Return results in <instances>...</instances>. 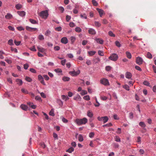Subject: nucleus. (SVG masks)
I'll use <instances>...</instances> for the list:
<instances>
[{"label":"nucleus","instance_id":"nucleus-23","mask_svg":"<svg viewBox=\"0 0 156 156\" xmlns=\"http://www.w3.org/2000/svg\"><path fill=\"white\" fill-rule=\"evenodd\" d=\"M78 140L80 142H82L83 141V136L81 134L79 135L78 137Z\"/></svg>","mask_w":156,"mask_h":156},{"label":"nucleus","instance_id":"nucleus-18","mask_svg":"<svg viewBox=\"0 0 156 156\" xmlns=\"http://www.w3.org/2000/svg\"><path fill=\"white\" fill-rule=\"evenodd\" d=\"M12 15L9 13H8L5 16V18L7 19H10L12 18Z\"/></svg>","mask_w":156,"mask_h":156},{"label":"nucleus","instance_id":"nucleus-24","mask_svg":"<svg viewBox=\"0 0 156 156\" xmlns=\"http://www.w3.org/2000/svg\"><path fill=\"white\" fill-rule=\"evenodd\" d=\"M108 117L106 116L103 117V121L104 122V123H105L108 120Z\"/></svg>","mask_w":156,"mask_h":156},{"label":"nucleus","instance_id":"nucleus-9","mask_svg":"<svg viewBox=\"0 0 156 156\" xmlns=\"http://www.w3.org/2000/svg\"><path fill=\"white\" fill-rule=\"evenodd\" d=\"M96 9H97V10L98 12V13H99V14L100 15V16L101 17L102 16L103 14L104 13V11L103 10H102V9H101L98 8H97Z\"/></svg>","mask_w":156,"mask_h":156},{"label":"nucleus","instance_id":"nucleus-46","mask_svg":"<svg viewBox=\"0 0 156 156\" xmlns=\"http://www.w3.org/2000/svg\"><path fill=\"white\" fill-rule=\"evenodd\" d=\"M11 50L12 51H14L15 53L18 52L16 48H13L12 47H11Z\"/></svg>","mask_w":156,"mask_h":156},{"label":"nucleus","instance_id":"nucleus-41","mask_svg":"<svg viewBox=\"0 0 156 156\" xmlns=\"http://www.w3.org/2000/svg\"><path fill=\"white\" fill-rule=\"evenodd\" d=\"M29 20L30 22L32 24H35L37 23V22L34 20L32 19H30Z\"/></svg>","mask_w":156,"mask_h":156},{"label":"nucleus","instance_id":"nucleus-5","mask_svg":"<svg viewBox=\"0 0 156 156\" xmlns=\"http://www.w3.org/2000/svg\"><path fill=\"white\" fill-rule=\"evenodd\" d=\"M80 73V70H78L76 71H70L69 72V74L72 75V76H76L78 75Z\"/></svg>","mask_w":156,"mask_h":156},{"label":"nucleus","instance_id":"nucleus-51","mask_svg":"<svg viewBox=\"0 0 156 156\" xmlns=\"http://www.w3.org/2000/svg\"><path fill=\"white\" fill-rule=\"evenodd\" d=\"M98 53L99 55L102 56L104 55V53L103 51H101V50H99L98 52Z\"/></svg>","mask_w":156,"mask_h":156},{"label":"nucleus","instance_id":"nucleus-27","mask_svg":"<svg viewBox=\"0 0 156 156\" xmlns=\"http://www.w3.org/2000/svg\"><path fill=\"white\" fill-rule=\"evenodd\" d=\"M74 148L73 147L69 148L68 150L66 151V152L71 153L74 151Z\"/></svg>","mask_w":156,"mask_h":156},{"label":"nucleus","instance_id":"nucleus-10","mask_svg":"<svg viewBox=\"0 0 156 156\" xmlns=\"http://www.w3.org/2000/svg\"><path fill=\"white\" fill-rule=\"evenodd\" d=\"M88 33L89 34L94 35L96 34V32L94 29L92 28H89L88 30Z\"/></svg>","mask_w":156,"mask_h":156},{"label":"nucleus","instance_id":"nucleus-38","mask_svg":"<svg viewBox=\"0 0 156 156\" xmlns=\"http://www.w3.org/2000/svg\"><path fill=\"white\" fill-rule=\"evenodd\" d=\"M87 92L86 90H82L81 92L80 93V94L82 95H84L87 94Z\"/></svg>","mask_w":156,"mask_h":156},{"label":"nucleus","instance_id":"nucleus-15","mask_svg":"<svg viewBox=\"0 0 156 156\" xmlns=\"http://www.w3.org/2000/svg\"><path fill=\"white\" fill-rule=\"evenodd\" d=\"M97 43H99L101 44H102L103 43L104 41L103 40L100 38H96L95 39Z\"/></svg>","mask_w":156,"mask_h":156},{"label":"nucleus","instance_id":"nucleus-40","mask_svg":"<svg viewBox=\"0 0 156 156\" xmlns=\"http://www.w3.org/2000/svg\"><path fill=\"white\" fill-rule=\"evenodd\" d=\"M35 99L36 100L38 101H42V99L41 97L39 96H36L35 97Z\"/></svg>","mask_w":156,"mask_h":156},{"label":"nucleus","instance_id":"nucleus-30","mask_svg":"<svg viewBox=\"0 0 156 156\" xmlns=\"http://www.w3.org/2000/svg\"><path fill=\"white\" fill-rule=\"evenodd\" d=\"M115 140L117 142H120L121 141L120 138L119 136H116L114 138Z\"/></svg>","mask_w":156,"mask_h":156},{"label":"nucleus","instance_id":"nucleus-2","mask_svg":"<svg viewBox=\"0 0 156 156\" xmlns=\"http://www.w3.org/2000/svg\"><path fill=\"white\" fill-rule=\"evenodd\" d=\"M39 14L40 16L45 19H46L48 15V11L47 10L41 11Z\"/></svg>","mask_w":156,"mask_h":156},{"label":"nucleus","instance_id":"nucleus-8","mask_svg":"<svg viewBox=\"0 0 156 156\" xmlns=\"http://www.w3.org/2000/svg\"><path fill=\"white\" fill-rule=\"evenodd\" d=\"M61 42L62 43L66 44L68 43V40L66 37H64L61 39Z\"/></svg>","mask_w":156,"mask_h":156},{"label":"nucleus","instance_id":"nucleus-6","mask_svg":"<svg viewBox=\"0 0 156 156\" xmlns=\"http://www.w3.org/2000/svg\"><path fill=\"white\" fill-rule=\"evenodd\" d=\"M136 62L137 64L140 65L142 64L143 60L141 57H138L136 58Z\"/></svg>","mask_w":156,"mask_h":156},{"label":"nucleus","instance_id":"nucleus-29","mask_svg":"<svg viewBox=\"0 0 156 156\" xmlns=\"http://www.w3.org/2000/svg\"><path fill=\"white\" fill-rule=\"evenodd\" d=\"M147 57L149 59L152 58V55L149 52H148L147 53Z\"/></svg>","mask_w":156,"mask_h":156},{"label":"nucleus","instance_id":"nucleus-49","mask_svg":"<svg viewBox=\"0 0 156 156\" xmlns=\"http://www.w3.org/2000/svg\"><path fill=\"white\" fill-rule=\"evenodd\" d=\"M14 43L15 44L17 45L18 46L20 45L21 42L20 41H17L16 40H14Z\"/></svg>","mask_w":156,"mask_h":156},{"label":"nucleus","instance_id":"nucleus-1","mask_svg":"<svg viewBox=\"0 0 156 156\" xmlns=\"http://www.w3.org/2000/svg\"><path fill=\"white\" fill-rule=\"evenodd\" d=\"M88 122L87 119L85 118H83L82 119H76L75 122L78 125L85 124Z\"/></svg>","mask_w":156,"mask_h":156},{"label":"nucleus","instance_id":"nucleus-44","mask_svg":"<svg viewBox=\"0 0 156 156\" xmlns=\"http://www.w3.org/2000/svg\"><path fill=\"white\" fill-rule=\"evenodd\" d=\"M58 9L61 13H63L64 11V8L62 6L59 7H58Z\"/></svg>","mask_w":156,"mask_h":156},{"label":"nucleus","instance_id":"nucleus-56","mask_svg":"<svg viewBox=\"0 0 156 156\" xmlns=\"http://www.w3.org/2000/svg\"><path fill=\"white\" fill-rule=\"evenodd\" d=\"M129 118L130 119H132L133 118V114L132 112H130L129 114Z\"/></svg>","mask_w":156,"mask_h":156},{"label":"nucleus","instance_id":"nucleus-55","mask_svg":"<svg viewBox=\"0 0 156 156\" xmlns=\"http://www.w3.org/2000/svg\"><path fill=\"white\" fill-rule=\"evenodd\" d=\"M80 16L82 18H83L85 19H86L87 18V15L85 14H81Z\"/></svg>","mask_w":156,"mask_h":156},{"label":"nucleus","instance_id":"nucleus-19","mask_svg":"<svg viewBox=\"0 0 156 156\" xmlns=\"http://www.w3.org/2000/svg\"><path fill=\"white\" fill-rule=\"evenodd\" d=\"M126 56L128 58L130 59L131 58L132 55L131 54L129 51H126Z\"/></svg>","mask_w":156,"mask_h":156},{"label":"nucleus","instance_id":"nucleus-32","mask_svg":"<svg viewBox=\"0 0 156 156\" xmlns=\"http://www.w3.org/2000/svg\"><path fill=\"white\" fill-rule=\"evenodd\" d=\"M13 42L12 39H10L8 41V44L10 45H13Z\"/></svg>","mask_w":156,"mask_h":156},{"label":"nucleus","instance_id":"nucleus-11","mask_svg":"<svg viewBox=\"0 0 156 156\" xmlns=\"http://www.w3.org/2000/svg\"><path fill=\"white\" fill-rule=\"evenodd\" d=\"M125 76L126 78L127 79H130L132 76V75L130 73L127 72L126 73Z\"/></svg>","mask_w":156,"mask_h":156},{"label":"nucleus","instance_id":"nucleus-43","mask_svg":"<svg viewBox=\"0 0 156 156\" xmlns=\"http://www.w3.org/2000/svg\"><path fill=\"white\" fill-rule=\"evenodd\" d=\"M83 98L86 100L88 101L90 100V98L89 95H86L83 97Z\"/></svg>","mask_w":156,"mask_h":156},{"label":"nucleus","instance_id":"nucleus-36","mask_svg":"<svg viewBox=\"0 0 156 156\" xmlns=\"http://www.w3.org/2000/svg\"><path fill=\"white\" fill-rule=\"evenodd\" d=\"M123 87L127 90L129 91V87L127 85H124L123 86Z\"/></svg>","mask_w":156,"mask_h":156},{"label":"nucleus","instance_id":"nucleus-26","mask_svg":"<svg viewBox=\"0 0 156 156\" xmlns=\"http://www.w3.org/2000/svg\"><path fill=\"white\" fill-rule=\"evenodd\" d=\"M75 30L76 32L79 33L81 31L82 29L80 27H76L75 28Z\"/></svg>","mask_w":156,"mask_h":156},{"label":"nucleus","instance_id":"nucleus-37","mask_svg":"<svg viewBox=\"0 0 156 156\" xmlns=\"http://www.w3.org/2000/svg\"><path fill=\"white\" fill-rule=\"evenodd\" d=\"M94 24L96 26L99 27L101 26V24L98 22L95 21Z\"/></svg>","mask_w":156,"mask_h":156},{"label":"nucleus","instance_id":"nucleus-47","mask_svg":"<svg viewBox=\"0 0 156 156\" xmlns=\"http://www.w3.org/2000/svg\"><path fill=\"white\" fill-rule=\"evenodd\" d=\"M21 90L23 93L25 94H27L28 93V91L26 90H25L24 88H22Z\"/></svg>","mask_w":156,"mask_h":156},{"label":"nucleus","instance_id":"nucleus-33","mask_svg":"<svg viewBox=\"0 0 156 156\" xmlns=\"http://www.w3.org/2000/svg\"><path fill=\"white\" fill-rule=\"evenodd\" d=\"M70 39L72 43H73L76 40V38L73 36H72L70 37Z\"/></svg>","mask_w":156,"mask_h":156},{"label":"nucleus","instance_id":"nucleus-16","mask_svg":"<svg viewBox=\"0 0 156 156\" xmlns=\"http://www.w3.org/2000/svg\"><path fill=\"white\" fill-rule=\"evenodd\" d=\"M87 115L89 117L91 118L93 117V114L91 111L89 110L87 111Z\"/></svg>","mask_w":156,"mask_h":156},{"label":"nucleus","instance_id":"nucleus-58","mask_svg":"<svg viewBox=\"0 0 156 156\" xmlns=\"http://www.w3.org/2000/svg\"><path fill=\"white\" fill-rule=\"evenodd\" d=\"M51 33V31L49 30H47L45 34V35L47 36H48Z\"/></svg>","mask_w":156,"mask_h":156},{"label":"nucleus","instance_id":"nucleus-4","mask_svg":"<svg viewBox=\"0 0 156 156\" xmlns=\"http://www.w3.org/2000/svg\"><path fill=\"white\" fill-rule=\"evenodd\" d=\"M118 55L115 53L112 54L109 57V58L111 60L114 61H117L118 59Z\"/></svg>","mask_w":156,"mask_h":156},{"label":"nucleus","instance_id":"nucleus-35","mask_svg":"<svg viewBox=\"0 0 156 156\" xmlns=\"http://www.w3.org/2000/svg\"><path fill=\"white\" fill-rule=\"evenodd\" d=\"M92 3L93 5L94 6H98V4L95 0H92Z\"/></svg>","mask_w":156,"mask_h":156},{"label":"nucleus","instance_id":"nucleus-20","mask_svg":"<svg viewBox=\"0 0 156 156\" xmlns=\"http://www.w3.org/2000/svg\"><path fill=\"white\" fill-rule=\"evenodd\" d=\"M96 53L95 51H90L88 52L90 56H92L94 55Z\"/></svg>","mask_w":156,"mask_h":156},{"label":"nucleus","instance_id":"nucleus-25","mask_svg":"<svg viewBox=\"0 0 156 156\" xmlns=\"http://www.w3.org/2000/svg\"><path fill=\"white\" fill-rule=\"evenodd\" d=\"M62 80L63 81L65 82L68 81L69 80L70 78L68 77L64 76L62 78Z\"/></svg>","mask_w":156,"mask_h":156},{"label":"nucleus","instance_id":"nucleus-62","mask_svg":"<svg viewBox=\"0 0 156 156\" xmlns=\"http://www.w3.org/2000/svg\"><path fill=\"white\" fill-rule=\"evenodd\" d=\"M135 68L137 70L141 71L142 70L141 68L138 66H135Z\"/></svg>","mask_w":156,"mask_h":156},{"label":"nucleus","instance_id":"nucleus-52","mask_svg":"<svg viewBox=\"0 0 156 156\" xmlns=\"http://www.w3.org/2000/svg\"><path fill=\"white\" fill-rule=\"evenodd\" d=\"M112 124L111 123H109L108 124H107L105 125H104L103 126V127H105V126H112Z\"/></svg>","mask_w":156,"mask_h":156},{"label":"nucleus","instance_id":"nucleus-34","mask_svg":"<svg viewBox=\"0 0 156 156\" xmlns=\"http://www.w3.org/2000/svg\"><path fill=\"white\" fill-rule=\"evenodd\" d=\"M54 112V110L53 109H51L49 112V115L51 116H54L55 115Z\"/></svg>","mask_w":156,"mask_h":156},{"label":"nucleus","instance_id":"nucleus-54","mask_svg":"<svg viewBox=\"0 0 156 156\" xmlns=\"http://www.w3.org/2000/svg\"><path fill=\"white\" fill-rule=\"evenodd\" d=\"M112 68V67L109 66H107L105 67V70L108 71L110 70Z\"/></svg>","mask_w":156,"mask_h":156},{"label":"nucleus","instance_id":"nucleus-45","mask_svg":"<svg viewBox=\"0 0 156 156\" xmlns=\"http://www.w3.org/2000/svg\"><path fill=\"white\" fill-rule=\"evenodd\" d=\"M39 39L40 40H42L44 39V37L43 35L41 34L39 35L38 37Z\"/></svg>","mask_w":156,"mask_h":156},{"label":"nucleus","instance_id":"nucleus-17","mask_svg":"<svg viewBox=\"0 0 156 156\" xmlns=\"http://www.w3.org/2000/svg\"><path fill=\"white\" fill-rule=\"evenodd\" d=\"M16 81L17 82V84L20 86L21 85L23 84V81L20 79H17L16 80Z\"/></svg>","mask_w":156,"mask_h":156},{"label":"nucleus","instance_id":"nucleus-28","mask_svg":"<svg viewBox=\"0 0 156 156\" xmlns=\"http://www.w3.org/2000/svg\"><path fill=\"white\" fill-rule=\"evenodd\" d=\"M22 7V5L20 4H18L16 5V8L17 10L20 9Z\"/></svg>","mask_w":156,"mask_h":156},{"label":"nucleus","instance_id":"nucleus-31","mask_svg":"<svg viewBox=\"0 0 156 156\" xmlns=\"http://www.w3.org/2000/svg\"><path fill=\"white\" fill-rule=\"evenodd\" d=\"M139 125L142 127L144 128L146 126L145 124L142 122H141L139 123Z\"/></svg>","mask_w":156,"mask_h":156},{"label":"nucleus","instance_id":"nucleus-59","mask_svg":"<svg viewBox=\"0 0 156 156\" xmlns=\"http://www.w3.org/2000/svg\"><path fill=\"white\" fill-rule=\"evenodd\" d=\"M71 19V17L67 15L66 16V20L68 22Z\"/></svg>","mask_w":156,"mask_h":156},{"label":"nucleus","instance_id":"nucleus-63","mask_svg":"<svg viewBox=\"0 0 156 156\" xmlns=\"http://www.w3.org/2000/svg\"><path fill=\"white\" fill-rule=\"evenodd\" d=\"M69 25L71 27H73L75 26V25L73 22H71L69 23Z\"/></svg>","mask_w":156,"mask_h":156},{"label":"nucleus","instance_id":"nucleus-14","mask_svg":"<svg viewBox=\"0 0 156 156\" xmlns=\"http://www.w3.org/2000/svg\"><path fill=\"white\" fill-rule=\"evenodd\" d=\"M17 13L22 17L24 16L25 15V12L24 11H18Z\"/></svg>","mask_w":156,"mask_h":156},{"label":"nucleus","instance_id":"nucleus-61","mask_svg":"<svg viewBox=\"0 0 156 156\" xmlns=\"http://www.w3.org/2000/svg\"><path fill=\"white\" fill-rule=\"evenodd\" d=\"M108 22L107 20L105 19H104L102 20V23L104 24H107L108 23Z\"/></svg>","mask_w":156,"mask_h":156},{"label":"nucleus","instance_id":"nucleus-64","mask_svg":"<svg viewBox=\"0 0 156 156\" xmlns=\"http://www.w3.org/2000/svg\"><path fill=\"white\" fill-rule=\"evenodd\" d=\"M30 71L32 73H36V71L33 68L30 69Z\"/></svg>","mask_w":156,"mask_h":156},{"label":"nucleus","instance_id":"nucleus-21","mask_svg":"<svg viewBox=\"0 0 156 156\" xmlns=\"http://www.w3.org/2000/svg\"><path fill=\"white\" fill-rule=\"evenodd\" d=\"M100 61V59L99 58H93V61L94 63H96Z\"/></svg>","mask_w":156,"mask_h":156},{"label":"nucleus","instance_id":"nucleus-7","mask_svg":"<svg viewBox=\"0 0 156 156\" xmlns=\"http://www.w3.org/2000/svg\"><path fill=\"white\" fill-rule=\"evenodd\" d=\"M43 77L41 75H39L38 76V80L40 81V82L43 85H46L45 83L44 82V80Z\"/></svg>","mask_w":156,"mask_h":156},{"label":"nucleus","instance_id":"nucleus-57","mask_svg":"<svg viewBox=\"0 0 156 156\" xmlns=\"http://www.w3.org/2000/svg\"><path fill=\"white\" fill-rule=\"evenodd\" d=\"M94 132H91L89 134V136L90 138H92L94 136Z\"/></svg>","mask_w":156,"mask_h":156},{"label":"nucleus","instance_id":"nucleus-53","mask_svg":"<svg viewBox=\"0 0 156 156\" xmlns=\"http://www.w3.org/2000/svg\"><path fill=\"white\" fill-rule=\"evenodd\" d=\"M55 71L58 73H61L62 71V70L60 69H55Z\"/></svg>","mask_w":156,"mask_h":156},{"label":"nucleus","instance_id":"nucleus-48","mask_svg":"<svg viewBox=\"0 0 156 156\" xmlns=\"http://www.w3.org/2000/svg\"><path fill=\"white\" fill-rule=\"evenodd\" d=\"M143 83L144 85L147 86H149L150 85L149 83L147 81H144L143 82Z\"/></svg>","mask_w":156,"mask_h":156},{"label":"nucleus","instance_id":"nucleus-39","mask_svg":"<svg viewBox=\"0 0 156 156\" xmlns=\"http://www.w3.org/2000/svg\"><path fill=\"white\" fill-rule=\"evenodd\" d=\"M108 34L109 36L112 37H115V35L111 31H110L108 32Z\"/></svg>","mask_w":156,"mask_h":156},{"label":"nucleus","instance_id":"nucleus-12","mask_svg":"<svg viewBox=\"0 0 156 156\" xmlns=\"http://www.w3.org/2000/svg\"><path fill=\"white\" fill-rule=\"evenodd\" d=\"M20 107L23 110L25 111H27L28 109V107L24 104H22L20 106Z\"/></svg>","mask_w":156,"mask_h":156},{"label":"nucleus","instance_id":"nucleus-22","mask_svg":"<svg viewBox=\"0 0 156 156\" xmlns=\"http://www.w3.org/2000/svg\"><path fill=\"white\" fill-rule=\"evenodd\" d=\"M37 49L39 51L41 52H44L45 50L44 48H42L40 47L39 46L37 47Z\"/></svg>","mask_w":156,"mask_h":156},{"label":"nucleus","instance_id":"nucleus-13","mask_svg":"<svg viewBox=\"0 0 156 156\" xmlns=\"http://www.w3.org/2000/svg\"><path fill=\"white\" fill-rule=\"evenodd\" d=\"M26 29L27 30L30 31H31L33 30L35 31L37 30V28H32L29 26H26Z\"/></svg>","mask_w":156,"mask_h":156},{"label":"nucleus","instance_id":"nucleus-42","mask_svg":"<svg viewBox=\"0 0 156 156\" xmlns=\"http://www.w3.org/2000/svg\"><path fill=\"white\" fill-rule=\"evenodd\" d=\"M25 80L28 82H31L32 81V79L30 77L28 76L26 77Z\"/></svg>","mask_w":156,"mask_h":156},{"label":"nucleus","instance_id":"nucleus-50","mask_svg":"<svg viewBox=\"0 0 156 156\" xmlns=\"http://www.w3.org/2000/svg\"><path fill=\"white\" fill-rule=\"evenodd\" d=\"M43 77L44 78L45 80H48L49 79V77L46 75H43Z\"/></svg>","mask_w":156,"mask_h":156},{"label":"nucleus","instance_id":"nucleus-3","mask_svg":"<svg viewBox=\"0 0 156 156\" xmlns=\"http://www.w3.org/2000/svg\"><path fill=\"white\" fill-rule=\"evenodd\" d=\"M100 83L105 86H107L109 85L108 80L106 78H103L100 80Z\"/></svg>","mask_w":156,"mask_h":156},{"label":"nucleus","instance_id":"nucleus-60","mask_svg":"<svg viewBox=\"0 0 156 156\" xmlns=\"http://www.w3.org/2000/svg\"><path fill=\"white\" fill-rule=\"evenodd\" d=\"M115 44L117 46L119 47L121 46V45L120 44V43L119 41H116L115 42Z\"/></svg>","mask_w":156,"mask_h":156}]
</instances>
